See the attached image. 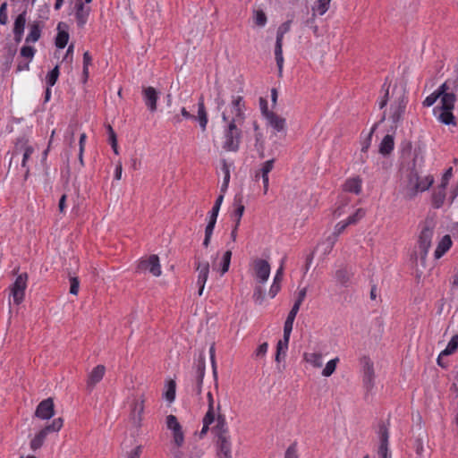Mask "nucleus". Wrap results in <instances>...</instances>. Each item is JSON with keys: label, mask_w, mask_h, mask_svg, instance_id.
Returning <instances> with one entry per match:
<instances>
[{"label": "nucleus", "mask_w": 458, "mask_h": 458, "mask_svg": "<svg viewBox=\"0 0 458 458\" xmlns=\"http://www.w3.org/2000/svg\"><path fill=\"white\" fill-rule=\"evenodd\" d=\"M6 7H7L6 3L2 4L0 6V24H3V25L6 24L7 21H8Z\"/></svg>", "instance_id": "69168bd1"}, {"label": "nucleus", "mask_w": 458, "mask_h": 458, "mask_svg": "<svg viewBox=\"0 0 458 458\" xmlns=\"http://www.w3.org/2000/svg\"><path fill=\"white\" fill-rule=\"evenodd\" d=\"M92 63V57L90 55V54L86 51L84 54H83V71H82V74H83V77H84V81H86L89 78V66Z\"/></svg>", "instance_id": "3c124183"}, {"label": "nucleus", "mask_w": 458, "mask_h": 458, "mask_svg": "<svg viewBox=\"0 0 458 458\" xmlns=\"http://www.w3.org/2000/svg\"><path fill=\"white\" fill-rule=\"evenodd\" d=\"M250 269L253 277L259 284H265L270 276V264L262 259L256 258L250 263Z\"/></svg>", "instance_id": "423d86ee"}, {"label": "nucleus", "mask_w": 458, "mask_h": 458, "mask_svg": "<svg viewBox=\"0 0 458 458\" xmlns=\"http://www.w3.org/2000/svg\"><path fill=\"white\" fill-rule=\"evenodd\" d=\"M452 110L453 109H440L438 114L436 113L437 119L444 124L455 125V117L453 114Z\"/></svg>", "instance_id": "2f4dec72"}, {"label": "nucleus", "mask_w": 458, "mask_h": 458, "mask_svg": "<svg viewBox=\"0 0 458 458\" xmlns=\"http://www.w3.org/2000/svg\"><path fill=\"white\" fill-rule=\"evenodd\" d=\"M198 120L201 129L205 131L208 123V114L205 108L203 98H200L198 103Z\"/></svg>", "instance_id": "72a5a7b5"}, {"label": "nucleus", "mask_w": 458, "mask_h": 458, "mask_svg": "<svg viewBox=\"0 0 458 458\" xmlns=\"http://www.w3.org/2000/svg\"><path fill=\"white\" fill-rule=\"evenodd\" d=\"M69 39L68 32L64 30H59L56 38H55V46L58 48H64L67 45Z\"/></svg>", "instance_id": "49530a36"}, {"label": "nucleus", "mask_w": 458, "mask_h": 458, "mask_svg": "<svg viewBox=\"0 0 458 458\" xmlns=\"http://www.w3.org/2000/svg\"><path fill=\"white\" fill-rule=\"evenodd\" d=\"M55 414V406L52 398H47L37 406L35 416L41 420H49Z\"/></svg>", "instance_id": "ddd939ff"}, {"label": "nucleus", "mask_w": 458, "mask_h": 458, "mask_svg": "<svg viewBox=\"0 0 458 458\" xmlns=\"http://www.w3.org/2000/svg\"><path fill=\"white\" fill-rule=\"evenodd\" d=\"M59 77V67L58 66H55L52 71H50L47 77H46V81H47V85L48 87H53L57 79Z\"/></svg>", "instance_id": "de8ad7c7"}, {"label": "nucleus", "mask_w": 458, "mask_h": 458, "mask_svg": "<svg viewBox=\"0 0 458 458\" xmlns=\"http://www.w3.org/2000/svg\"><path fill=\"white\" fill-rule=\"evenodd\" d=\"M221 169L224 174V179H223V183L221 185L220 191L222 194L225 195V193L226 192V191L228 189V185H229V182H230V167L225 159L222 160Z\"/></svg>", "instance_id": "c9c22d12"}, {"label": "nucleus", "mask_w": 458, "mask_h": 458, "mask_svg": "<svg viewBox=\"0 0 458 458\" xmlns=\"http://www.w3.org/2000/svg\"><path fill=\"white\" fill-rule=\"evenodd\" d=\"M434 182L432 175L420 176L417 172L411 171L407 176L402 194L406 199H413L419 192L426 191Z\"/></svg>", "instance_id": "f03ea898"}, {"label": "nucleus", "mask_w": 458, "mask_h": 458, "mask_svg": "<svg viewBox=\"0 0 458 458\" xmlns=\"http://www.w3.org/2000/svg\"><path fill=\"white\" fill-rule=\"evenodd\" d=\"M446 187H443L442 184H439L433 191L431 202L432 206L435 208H441L445 200L446 192H445Z\"/></svg>", "instance_id": "b1692460"}, {"label": "nucleus", "mask_w": 458, "mask_h": 458, "mask_svg": "<svg viewBox=\"0 0 458 458\" xmlns=\"http://www.w3.org/2000/svg\"><path fill=\"white\" fill-rule=\"evenodd\" d=\"M244 103L241 96L233 97L229 106L222 114V119L225 123L241 124L244 119Z\"/></svg>", "instance_id": "20e7f679"}, {"label": "nucleus", "mask_w": 458, "mask_h": 458, "mask_svg": "<svg viewBox=\"0 0 458 458\" xmlns=\"http://www.w3.org/2000/svg\"><path fill=\"white\" fill-rule=\"evenodd\" d=\"M290 338L283 337V339L279 340L276 346V360L280 362L281 358H284L286 355V352L288 350Z\"/></svg>", "instance_id": "f704fd0d"}, {"label": "nucleus", "mask_w": 458, "mask_h": 458, "mask_svg": "<svg viewBox=\"0 0 458 458\" xmlns=\"http://www.w3.org/2000/svg\"><path fill=\"white\" fill-rule=\"evenodd\" d=\"M144 406L142 402H135L131 411V420L132 423L139 427L141 421V414L143 412Z\"/></svg>", "instance_id": "473e14b6"}, {"label": "nucleus", "mask_w": 458, "mask_h": 458, "mask_svg": "<svg viewBox=\"0 0 458 458\" xmlns=\"http://www.w3.org/2000/svg\"><path fill=\"white\" fill-rule=\"evenodd\" d=\"M234 211L233 213V217L236 224V227H239L242 216L244 213L245 207L242 203V198L241 196H236L233 200Z\"/></svg>", "instance_id": "bb28decb"}, {"label": "nucleus", "mask_w": 458, "mask_h": 458, "mask_svg": "<svg viewBox=\"0 0 458 458\" xmlns=\"http://www.w3.org/2000/svg\"><path fill=\"white\" fill-rule=\"evenodd\" d=\"M379 446L377 454L379 458H391V454L388 449V428L385 424H381L378 429Z\"/></svg>", "instance_id": "f8f14e48"}, {"label": "nucleus", "mask_w": 458, "mask_h": 458, "mask_svg": "<svg viewBox=\"0 0 458 458\" xmlns=\"http://www.w3.org/2000/svg\"><path fill=\"white\" fill-rule=\"evenodd\" d=\"M434 230L435 223L433 220H426L421 226L418 244L420 253V260L422 263L426 261L428 250L431 248Z\"/></svg>", "instance_id": "7ed1b4c3"}, {"label": "nucleus", "mask_w": 458, "mask_h": 458, "mask_svg": "<svg viewBox=\"0 0 458 458\" xmlns=\"http://www.w3.org/2000/svg\"><path fill=\"white\" fill-rule=\"evenodd\" d=\"M216 430H217L218 445H219L220 451L226 457H228L231 453V444L226 436V429H225V428H218Z\"/></svg>", "instance_id": "393cba45"}, {"label": "nucleus", "mask_w": 458, "mask_h": 458, "mask_svg": "<svg viewBox=\"0 0 458 458\" xmlns=\"http://www.w3.org/2000/svg\"><path fill=\"white\" fill-rule=\"evenodd\" d=\"M105 372L106 368L103 365H98L91 370L87 380V388L89 391H91L94 386L102 380Z\"/></svg>", "instance_id": "aec40b11"}, {"label": "nucleus", "mask_w": 458, "mask_h": 458, "mask_svg": "<svg viewBox=\"0 0 458 458\" xmlns=\"http://www.w3.org/2000/svg\"><path fill=\"white\" fill-rule=\"evenodd\" d=\"M365 216V211L362 208H358L354 214L350 216L345 221L349 225H355Z\"/></svg>", "instance_id": "603ef678"}, {"label": "nucleus", "mask_w": 458, "mask_h": 458, "mask_svg": "<svg viewBox=\"0 0 458 458\" xmlns=\"http://www.w3.org/2000/svg\"><path fill=\"white\" fill-rule=\"evenodd\" d=\"M344 190L348 192L359 194L361 191V179L359 177L348 179L344 184Z\"/></svg>", "instance_id": "c756f323"}, {"label": "nucleus", "mask_w": 458, "mask_h": 458, "mask_svg": "<svg viewBox=\"0 0 458 458\" xmlns=\"http://www.w3.org/2000/svg\"><path fill=\"white\" fill-rule=\"evenodd\" d=\"M350 273L345 269H339L335 272V279L342 285H346L350 281Z\"/></svg>", "instance_id": "a18cd8bd"}, {"label": "nucleus", "mask_w": 458, "mask_h": 458, "mask_svg": "<svg viewBox=\"0 0 458 458\" xmlns=\"http://www.w3.org/2000/svg\"><path fill=\"white\" fill-rule=\"evenodd\" d=\"M216 422V428H223L225 426V418L220 413V403L216 404V407H208V411L203 418V427L200 431V435H204L208 432L209 425Z\"/></svg>", "instance_id": "39448f33"}, {"label": "nucleus", "mask_w": 458, "mask_h": 458, "mask_svg": "<svg viewBox=\"0 0 458 458\" xmlns=\"http://www.w3.org/2000/svg\"><path fill=\"white\" fill-rule=\"evenodd\" d=\"M275 57H276V65L278 67V74H279V76H282L283 66H284L283 40L276 39Z\"/></svg>", "instance_id": "c85d7f7f"}, {"label": "nucleus", "mask_w": 458, "mask_h": 458, "mask_svg": "<svg viewBox=\"0 0 458 458\" xmlns=\"http://www.w3.org/2000/svg\"><path fill=\"white\" fill-rule=\"evenodd\" d=\"M383 89H385V95L378 103L379 108H384L387 102L390 101V106L387 110V118L391 121L394 127L396 128L403 121L408 102L405 87L403 85H394L391 95L389 86H386V83H384Z\"/></svg>", "instance_id": "f257e3e1"}, {"label": "nucleus", "mask_w": 458, "mask_h": 458, "mask_svg": "<svg viewBox=\"0 0 458 458\" xmlns=\"http://www.w3.org/2000/svg\"><path fill=\"white\" fill-rule=\"evenodd\" d=\"M347 226H349V225L345 220L341 221L335 225L334 233H332V235L327 237V241L324 243L325 245H327L325 248V253H329L332 250L335 243L337 241L338 236L344 231V229Z\"/></svg>", "instance_id": "a211bd4d"}, {"label": "nucleus", "mask_w": 458, "mask_h": 458, "mask_svg": "<svg viewBox=\"0 0 458 458\" xmlns=\"http://www.w3.org/2000/svg\"><path fill=\"white\" fill-rule=\"evenodd\" d=\"M440 96H441V92H439V88H438L437 90L431 93L429 96H428L424 99L423 106H427V107L433 106L436 103V101L440 98Z\"/></svg>", "instance_id": "864d4df0"}, {"label": "nucleus", "mask_w": 458, "mask_h": 458, "mask_svg": "<svg viewBox=\"0 0 458 458\" xmlns=\"http://www.w3.org/2000/svg\"><path fill=\"white\" fill-rule=\"evenodd\" d=\"M166 427L173 433L174 443L175 445L178 447L182 446L184 442V436L182 430V426L174 415L170 414L166 417Z\"/></svg>", "instance_id": "9b49d317"}, {"label": "nucleus", "mask_w": 458, "mask_h": 458, "mask_svg": "<svg viewBox=\"0 0 458 458\" xmlns=\"http://www.w3.org/2000/svg\"><path fill=\"white\" fill-rule=\"evenodd\" d=\"M25 24H26V11L20 13L14 21L13 34H14V38H15L16 42L21 41L23 32H24Z\"/></svg>", "instance_id": "4be33fe9"}, {"label": "nucleus", "mask_w": 458, "mask_h": 458, "mask_svg": "<svg viewBox=\"0 0 458 458\" xmlns=\"http://www.w3.org/2000/svg\"><path fill=\"white\" fill-rule=\"evenodd\" d=\"M285 458H298L295 445H290L285 452Z\"/></svg>", "instance_id": "338daca9"}, {"label": "nucleus", "mask_w": 458, "mask_h": 458, "mask_svg": "<svg viewBox=\"0 0 458 458\" xmlns=\"http://www.w3.org/2000/svg\"><path fill=\"white\" fill-rule=\"evenodd\" d=\"M274 167V159H270L263 163L260 168L261 177L268 176V174Z\"/></svg>", "instance_id": "4d7b16f0"}, {"label": "nucleus", "mask_w": 458, "mask_h": 458, "mask_svg": "<svg viewBox=\"0 0 458 458\" xmlns=\"http://www.w3.org/2000/svg\"><path fill=\"white\" fill-rule=\"evenodd\" d=\"M33 152H34V148L31 146H29V145L25 146L24 152H23V157H22V162H21V165L23 167L26 166V163H27L28 159L30 157V156L32 155Z\"/></svg>", "instance_id": "e2e57ef3"}, {"label": "nucleus", "mask_w": 458, "mask_h": 458, "mask_svg": "<svg viewBox=\"0 0 458 458\" xmlns=\"http://www.w3.org/2000/svg\"><path fill=\"white\" fill-rule=\"evenodd\" d=\"M175 382L174 380H170L166 385V390L165 392V398L169 402L172 403L174 401L175 398Z\"/></svg>", "instance_id": "37998d69"}, {"label": "nucleus", "mask_w": 458, "mask_h": 458, "mask_svg": "<svg viewBox=\"0 0 458 458\" xmlns=\"http://www.w3.org/2000/svg\"><path fill=\"white\" fill-rule=\"evenodd\" d=\"M303 359L313 368H321L323 366V356L318 352L304 353Z\"/></svg>", "instance_id": "7c9ffc66"}, {"label": "nucleus", "mask_w": 458, "mask_h": 458, "mask_svg": "<svg viewBox=\"0 0 458 458\" xmlns=\"http://www.w3.org/2000/svg\"><path fill=\"white\" fill-rule=\"evenodd\" d=\"M458 349V335H454L449 343L447 344L446 347L440 352L437 358V364L441 367H445L444 364L440 363V360L444 356H448L453 354L456 350Z\"/></svg>", "instance_id": "a878e982"}, {"label": "nucleus", "mask_w": 458, "mask_h": 458, "mask_svg": "<svg viewBox=\"0 0 458 458\" xmlns=\"http://www.w3.org/2000/svg\"><path fill=\"white\" fill-rule=\"evenodd\" d=\"M291 24L292 21H286L278 27L276 31V39L284 40V36L291 30Z\"/></svg>", "instance_id": "09e8293b"}, {"label": "nucleus", "mask_w": 458, "mask_h": 458, "mask_svg": "<svg viewBox=\"0 0 458 458\" xmlns=\"http://www.w3.org/2000/svg\"><path fill=\"white\" fill-rule=\"evenodd\" d=\"M330 0H318V3L313 6L312 10L314 13L323 15L329 8Z\"/></svg>", "instance_id": "c03bdc74"}, {"label": "nucleus", "mask_w": 458, "mask_h": 458, "mask_svg": "<svg viewBox=\"0 0 458 458\" xmlns=\"http://www.w3.org/2000/svg\"><path fill=\"white\" fill-rule=\"evenodd\" d=\"M35 55V49L30 46H24L21 49V55L28 58L30 61L33 58Z\"/></svg>", "instance_id": "bf43d9fd"}, {"label": "nucleus", "mask_w": 458, "mask_h": 458, "mask_svg": "<svg viewBox=\"0 0 458 458\" xmlns=\"http://www.w3.org/2000/svg\"><path fill=\"white\" fill-rule=\"evenodd\" d=\"M376 127H377V125L375 124L371 128V130H370L369 133L368 134L367 138L362 141V143H361V151L366 152L369 149V148L370 147L372 134L375 131Z\"/></svg>", "instance_id": "13d9d810"}, {"label": "nucleus", "mask_w": 458, "mask_h": 458, "mask_svg": "<svg viewBox=\"0 0 458 458\" xmlns=\"http://www.w3.org/2000/svg\"><path fill=\"white\" fill-rule=\"evenodd\" d=\"M216 223V219H213V218L208 217V225L206 226V229H205V238H204V241H203V245L206 248L210 243V240H211V237H212V234H213V232H214V228H215Z\"/></svg>", "instance_id": "e433bc0d"}, {"label": "nucleus", "mask_w": 458, "mask_h": 458, "mask_svg": "<svg viewBox=\"0 0 458 458\" xmlns=\"http://www.w3.org/2000/svg\"><path fill=\"white\" fill-rule=\"evenodd\" d=\"M226 123L227 126L225 130V141L223 148L226 151H236L239 148L241 131L237 127L238 124H234L233 123Z\"/></svg>", "instance_id": "0eeeda50"}, {"label": "nucleus", "mask_w": 458, "mask_h": 458, "mask_svg": "<svg viewBox=\"0 0 458 458\" xmlns=\"http://www.w3.org/2000/svg\"><path fill=\"white\" fill-rule=\"evenodd\" d=\"M338 362H339L338 358H335V359L327 361L325 368L322 370V376L326 377H330L335 371Z\"/></svg>", "instance_id": "79ce46f5"}, {"label": "nucleus", "mask_w": 458, "mask_h": 458, "mask_svg": "<svg viewBox=\"0 0 458 458\" xmlns=\"http://www.w3.org/2000/svg\"><path fill=\"white\" fill-rule=\"evenodd\" d=\"M64 424V420L62 418L55 419L51 424L46 426L41 430L45 432V434L47 436L50 433L58 432Z\"/></svg>", "instance_id": "4c0bfd02"}, {"label": "nucleus", "mask_w": 458, "mask_h": 458, "mask_svg": "<svg viewBox=\"0 0 458 458\" xmlns=\"http://www.w3.org/2000/svg\"><path fill=\"white\" fill-rule=\"evenodd\" d=\"M40 38V29L39 26L36 23L31 24L30 26V32L26 38V42H36Z\"/></svg>", "instance_id": "ea45409f"}, {"label": "nucleus", "mask_w": 458, "mask_h": 458, "mask_svg": "<svg viewBox=\"0 0 458 458\" xmlns=\"http://www.w3.org/2000/svg\"><path fill=\"white\" fill-rule=\"evenodd\" d=\"M223 200H224V194L221 193L217 197V199L215 202V205L213 206L211 211L209 212L208 217L213 218V219H217V216H218L220 207L222 205Z\"/></svg>", "instance_id": "8fccbe9b"}, {"label": "nucleus", "mask_w": 458, "mask_h": 458, "mask_svg": "<svg viewBox=\"0 0 458 458\" xmlns=\"http://www.w3.org/2000/svg\"><path fill=\"white\" fill-rule=\"evenodd\" d=\"M452 240L450 235L446 234L443 236L434 251V257L436 259L442 258L445 252H447L452 246Z\"/></svg>", "instance_id": "5701e85b"}, {"label": "nucleus", "mask_w": 458, "mask_h": 458, "mask_svg": "<svg viewBox=\"0 0 458 458\" xmlns=\"http://www.w3.org/2000/svg\"><path fill=\"white\" fill-rule=\"evenodd\" d=\"M80 282L77 277L71 276L70 277V293L73 295H77L79 293Z\"/></svg>", "instance_id": "052dcab7"}, {"label": "nucleus", "mask_w": 458, "mask_h": 458, "mask_svg": "<svg viewBox=\"0 0 458 458\" xmlns=\"http://www.w3.org/2000/svg\"><path fill=\"white\" fill-rule=\"evenodd\" d=\"M75 18L79 28H83L88 21L90 8L86 7L83 3L78 2L76 4Z\"/></svg>", "instance_id": "412c9836"}, {"label": "nucleus", "mask_w": 458, "mask_h": 458, "mask_svg": "<svg viewBox=\"0 0 458 458\" xmlns=\"http://www.w3.org/2000/svg\"><path fill=\"white\" fill-rule=\"evenodd\" d=\"M266 120L267 122V124L272 128L274 135H276L277 133H282L285 135L286 121L284 117L274 113L268 114L267 118Z\"/></svg>", "instance_id": "dca6fc26"}, {"label": "nucleus", "mask_w": 458, "mask_h": 458, "mask_svg": "<svg viewBox=\"0 0 458 458\" xmlns=\"http://www.w3.org/2000/svg\"><path fill=\"white\" fill-rule=\"evenodd\" d=\"M293 322H294V320L286 318V320H285L284 326V336L283 337L290 338L291 333L293 331Z\"/></svg>", "instance_id": "680f3d73"}, {"label": "nucleus", "mask_w": 458, "mask_h": 458, "mask_svg": "<svg viewBox=\"0 0 458 458\" xmlns=\"http://www.w3.org/2000/svg\"><path fill=\"white\" fill-rule=\"evenodd\" d=\"M144 101L148 108L151 112H155L157 110V102L158 98V92L153 87H146L142 89Z\"/></svg>", "instance_id": "6ab92c4d"}, {"label": "nucleus", "mask_w": 458, "mask_h": 458, "mask_svg": "<svg viewBox=\"0 0 458 458\" xmlns=\"http://www.w3.org/2000/svg\"><path fill=\"white\" fill-rule=\"evenodd\" d=\"M196 270L198 272L197 284L199 285L198 294L202 295L206 282L209 274V263L208 261H198Z\"/></svg>", "instance_id": "4468645a"}, {"label": "nucleus", "mask_w": 458, "mask_h": 458, "mask_svg": "<svg viewBox=\"0 0 458 458\" xmlns=\"http://www.w3.org/2000/svg\"><path fill=\"white\" fill-rule=\"evenodd\" d=\"M451 289L458 291V266L455 267L454 274L451 279Z\"/></svg>", "instance_id": "774afa93"}, {"label": "nucleus", "mask_w": 458, "mask_h": 458, "mask_svg": "<svg viewBox=\"0 0 458 458\" xmlns=\"http://www.w3.org/2000/svg\"><path fill=\"white\" fill-rule=\"evenodd\" d=\"M268 344L267 343L261 344L257 350L255 351V357L256 358H263L267 352Z\"/></svg>", "instance_id": "0e129e2a"}, {"label": "nucleus", "mask_w": 458, "mask_h": 458, "mask_svg": "<svg viewBox=\"0 0 458 458\" xmlns=\"http://www.w3.org/2000/svg\"><path fill=\"white\" fill-rule=\"evenodd\" d=\"M195 373L191 385L189 386V393L198 399L200 398L203 378L205 376L206 365L204 360H199L195 367Z\"/></svg>", "instance_id": "6e6552de"}, {"label": "nucleus", "mask_w": 458, "mask_h": 458, "mask_svg": "<svg viewBox=\"0 0 458 458\" xmlns=\"http://www.w3.org/2000/svg\"><path fill=\"white\" fill-rule=\"evenodd\" d=\"M139 269L148 270L154 276L161 275V267L159 259L157 255H150L147 259H143L139 264Z\"/></svg>", "instance_id": "2eb2a0df"}, {"label": "nucleus", "mask_w": 458, "mask_h": 458, "mask_svg": "<svg viewBox=\"0 0 458 458\" xmlns=\"http://www.w3.org/2000/svg\"><path fill=\"white\" fill-rule=\"evenodd\" d=\"M253 299L255 301L256 303H258L259 305H261L264 299H265V294H264V292H263V289L261 286H256L255 287V290H254V293H253Z\"/></svg>", "instance_id": "6e6d98bb"}, {"label": "nucleus", "mask_w": 458, "mask_h": 458, "mask_svg": "<svg viewBox=\"0 0 458 458\" xmlns=\"http://www.w3.org/2000/svg\"><path fill=\"white\" fill-rule=\"evenodd\" d=\"M231 258H232V251L230 250L224 252L222 260L219 264V269L221 272V276H223L224 274H225L228 271L230 263H231Z\"/></svg>", "instance_id": "58836bf2"}, {"label": "nucleus", "mask_w": 458, "mask_h": 458, "mask_svg": "<svg viewBox=\"0 0 458 458\" xmlns=\"http://www.w3.org/2000/svg\"><path fill=\"white\" fill-rule=\"evenodd\" d=\"M394 147V137L390 134L386 135L379 144V153L386 156L392 152Z\"/></svg>", "instance_id": "cd10ccee"}, {"label": "nucleus", "mask_w": 458, "mask_h": 458, "mask_svg": "<svg viewBox=\"0 0 458 458\" xmlns=\"http://www.w3.org/2000/svg\"><path fill=\"white\" fill-rule=\"evenodd\" d=\"M362 366V381L368 391H370L375 385L374 364L369 357H362L360 360Z\"/></svg>", "instance_id": "9d476101"}, {"label": "nucleus", "mask_w": 458, "mask_h": 458, "mask_svg": "<svg viewBox=\"0 0 458 458\" xmlns=\"http://www.w3.org/2000/svg\"><path fill=\"white\" fill-rule=\"evenodd\" d=\"M439 92H441V104L440 109H454V102L456 100L455 94L453 91H449L447 82L443 83L439 87Z\"/></svg>", "instance_id": "f3484780"}, {"label": "nucleus", "mask_w": 458, "mask_h": 458, "mask_svg": "<svg viewBox=\"0 0 458 458\" xmlns=\"http://www.w3.org/2000/svg\"><path fill=\"white\" fill-rule=\"evenodd\" d=\"M255 23L259 27H264L267 23V16L261 10L256 11L254 15Z\"/></svg>", "instance_id": "5fc2aeb1"}, {"label": "nucleus", "mask_w": 458, "mask_h": 458, "mask_svg": "<svg viewBox=\"0 0 458 458\" xmlns=\"http://www.w3.org/2000/svg\"><path fill=\"white\" fill-rule=\"evenodd\" d=\"M27 283L28 275L22 273L16 277L14 283L10 286V297H13L16 305L21 304L24 300Z\"/></svg>", "instance_id": "1a4fd4ad"}, {"label": "nucleus", "mask_w": 458, "mask_h": 458, "mask_svg": "<svg viewBox=\"0 0 458 458\" xmlns=\"http://www.w3.org/2000/svg\"><path fill=\"white\" fill-rule=\"evenodd\" d=\"M47 437L45 432L40 430L30 441V448L32 450H37L42 446L44 441Z\"/></svg>", "instance_id": "a19ab883"}]
</instances>
